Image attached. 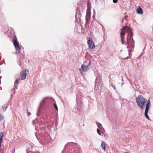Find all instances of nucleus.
Segmentation results:
<instances>
[{"label":"nucleus","instance_id":"f257e3e1","mask_svg":"<svg viewBox=\"0 0 153 153\" xmlns=\"http://www.w3.org/2000/svg\"><path fill=\"white\" fill-rule=\"evenodd\" d=\"M126 31H128V33L127 39V47L128 48H129V46L131 45L133 48L135 42L132 38L133 33L132 32L131 29L129 27L125 28L124 27L121 29L120 35L122 43L123 44H124V39L125 37V33Z\"/></svg>","mask_w":153,"mask_h":153},{"label":"nucleus","instance_id":"f03ea898","mask_svg":"<svg viewBox=\"0 0 153 153\" xmlns=\"http://www.w3.org/2000/svg\"><path fill=\"white\" fill-rule=\"evenodd\" d=\"M136 102L137 105L141 109L145 107L146 99L142 95H139L136 98Z\"/></svg>","mask_w":153,"mask_h":153},{"label":"nucleus","instance_id":"7ed1b4c3","mask_svg":"<svg viewBox=\"0 0 153 153\" xmlns=\"http://www.w3.org/2000/svg\"><path fill=\"white\" fill-rule=\"evenodd\" d=\"M88 8L90 7V6L89 5V2L88 3ZM91 16V11L90 8H88L87 10V13L85 16V20L86 21V23H87L90 19Z\"/></svg>","mask_w":153,"mask_h":153},{"label":"nucleus","instance_id":"20e7f679","mask_svg":"<svg viewBox=\"0 0 153 153\" xmlns=\"http://www.w3.org/2000/svg\"><path fill=\"white\" fill-rule=\"evenodd\" d=\"M150 104V102L149 100L146 105V108L145 110V115L146 118L148 120H150V118L148 115V113L149 111V106Z\"/></svg>","mask_w":153,"mask_h":153},{"label":"nucleus","instance_id":"39448f33","mask_svg":"<svg viewBox=\"0 0 153 153\" xmlns=\"http://www.w3.org/2000/svg\"><path fill=\"white\" fill-rule=\"evenodd\" d=\"M13 43L16 50L18 49L19 51L21 50V48L19 45V44L17 39H13Z\"/></svg>","mask_w":153,"mask_h":153},{"label":"nucleus","instance_id":"423d86ee","mask_svg":"<svg viewBox=\"0 0 153 153\" xmlns=\"http://www.w3.org/2000/svg\"><path fill=\"white\" fill-rule=\"evenodd\" d=\"M29 71L27 70H25L22 71V73L21 75V79L24 80L26 78V76L29 74Z\"/></svg>","mask_w":153,"mask_h":153},{"label":"nucleus","instance_id":"0eeeda50","mask_svg":"<svg viewBox=\"0 0 153 153\" xmlns=\"http://www.w3.org/2000/svg\"><path fill=\"white\" fill-rule=\"evenodd\" d=\"M89 69V67L88 65H85L83 64L82 65L81 68L79 69V71L80 72L87 71Z\"/></svg>","mask_w":153,"mask_h":153},{"label":"nucleus","instance_id":"6e6552de","mask_svg":"<svg viewBox=\"0 0 153 153\" xmlns=\"http://www.w3.org/2000/svg\"><path fill=\"white\" fill-rule=\"evenodd\" d=\"M88 43L89 48L92 49L95 47L94 42L89 39L88 40Z\"/></svg>","mask_w":153,"mask_h":153},{"label":"nucleus","instance_id":"1a4fd4ad","mask_svg":"<svg viewBox=\"0 0 153 153\" xmlns=\"http://www.w3.org/2000/svg\"><path fill=\"white\" fill-rule=\"evenodd\" d=\"M105 143L104 142H102L101 144V147L102 150H103L104 151H105L106 150L105 147Z\"/></svg>","mask_w":153,"mask_h":153},{"label":"nucleus","instance_id":"9d476101","mask_svg":"<svg viewBox=\"0 0 153 153\" xmlns=\"http://www.w3.org/2000/svg\"><path fill=\"white\" fill-rule=\"evenodd\" d=\"M8 104H5L4 105H2V108L3 109V110L4 111H5L6 110V109L8 107Z\"/></svg>","mask_w":153,"mask_h":153},{"label":"nucleus","instance_id":"9b49d317","mask_svg":"<svg viewBox=\"0 0 153 153\" xmlns=\"http://www.w3.org/2000/svg\"><path fill=\"white\" fill-rule=\"evenodd\" d=\"M137 11L138 14H142L143 13L142 9L141 8H137Z\"/></svg>","mask_w":153,"mask_h":153},{"label":"nucleus","instance_id":"f8f14e48","mask_svg":"<svg viewBox=\"0 0 153 153\" xmlns=\"http://www.w3.org/2000/svg\"><path fill=\"white\" fill-rule=\"evenodd\" d=\"M5 119L4 116L1 113H0V122L2 121Z\"/></svg>","mask_w":153,"mask_h":153},{"label":"nucleus","instance_id":"ddd939ff","mask_svg":"<svg viewBox=\"0 0 153 153\" xmlns=\"http://www.w3.org/2000/svg\"><path fill=\"white\" fill-rule=\"evenodd\" d=\"M3 137V134L2 132L0 133V144H1L2 140Z\"/></svg>","mask_w":153,"mask_h":153},{"label":"nucleus","instance_id":"4468645a","mask_svg":"<svg viewBox=\"0 0 153 153\" xmlns=\"http://www.w3.org/2000/svg\"><path fill=\"white\" fill-rule=\"evenodd\" d=\"M96 123L97 127H98L99 129L101 128H102L103 127L102 125L100 123H98V122H96Z\"/></svg>","mask_w":153,"mask_h":153},{"label":"nucleus","instance_id":"2eb2a0df","mask_svg":"<svg viewBox=\"0 0 153 153\" xmlns=\"http://www.w3.org/2000/svg\"><path fill=\"white\" fill-rule=\"evenodd\" d=\"M100 131H101V132L103 134L105 133V130L104 128L102 127L100 129Z\"/></svg>","mask_w":153,"mask_h":153},{"label":"nucleus","instance_id":"dca6fc26","mask_svg":"<svg viewBox=\"0 0 153 153\" xmlns=\"http://www.w3.org/2000/svg\"><path fill=\"white\" fill-rule=\"evenodd\" d=\"M97 132L99 135H101V133L100 132V130L99 128H97Z\"/></svg>","mask_w":153,"mask_h":153},{"label":"nucleus","instance_id":"f3484780","mask_svg":"<svg viewBox=\"0 0 153 153\" xmlns=\"http://www.w3.org/2000/svg\"><path fill=\"white\" fill-rule=\"evenodd\" d=\"M53 105H54V106L55 107V108L56 110L57 111H58V107H57V106L56 104V103H54Z\"/></svg>","mask_w":153,"mask_h":153},{"label":"nucleus","instance_id":"a211bd4d","mask_svg":"<svg viewBox=\"0 0 153 153\" xmlns=\"http://www.w3.org/2000/svg\"><path fill=\"white\" fill-rule=\"evenodd\" d=\"M19 79H16V81H15V82H14V85H16V84H17V83H18V81L19 80Z\"/></svg>","mask_w":153,"mask_h":153},{"label":"nucleus","instance_id":"6ab92c4d","mask_svg":"<svg viewBox=\"0 0 153 153\" xmlns=\"http://www.w3.org/2000/svg\"><path fill=\"white\" fill-rule=\"evenodd\" d=\"M113 2L114 3H116L117 2L118 0H113Z\"/></svg>","mask_w":153,"mask_h":153},{"label":"nucleus","instance_id":"aec40b11","mask_svg":"<svg viewBox=\"0 0 153 153\" xmlns=\"http://www.w3.org/2000/svg\"><path fill=\"white\" fill-rule=\"evenodd\" d=\"M127 16H125L123 18V20H122V21L123 22V20L124 19H126L127 18Z\"/></svg>","mask_w":153,"mask_h":153},{"label":"nucleus","instance_id":"412c9836","mask_svg":"<svg viewBox=\"0 0 153 153\" xmlns=\"http://www.w3.org/2000/svg\"><path fill=\"white\" fill-rule=\"evenodd\" d=\"M91 61H90L89 62V63L88 65H88V66H89L90 65H91Z\"/></svg>","mask_w":153,"mask_h":153},{"label":"nucleus","instance_id":"4be33fe9","mask_svg":"<svg viewBox=\"0 0 153 153\" xmlns=\"http://www.w3.org/2000/svg\"><path fill=\"white\" fill-rule=\"evenodd\" d=\"M11 91H12V92H13V93L14 94L15 93V91L14 90V88H13L12 90H11Z\"/></svg>","mask_w":153,"mask_h":153},{"label":"nucleus","instance_id":"5701e85b","mask_svg":"<svg viewBox=\"0 0 153 153\" xmlns=\"http://www.w3.org/2000/svg\"><path fill=\"white\" fill-rule=\"evenodd\" d=\"M31 114L30 112H28L27 113V115L28 116H29Z\"/></svg>","mask_w":153,"mask_h":153},{"label":"nucleus","instance_id":"b1692460","mask_svg":"<svg viewBox=\"0 0 153 153\" xmlns=\"http://www.w3.org/2000/svg\"><path fill=\"white\" fill-rule=\"evenodd\" d=\"M124 153H129L128 152H124Z\"/></svg>","mask_w":153,"mask_h":153},{"label":"nucleus","instance_id":"393cba45","mask_svg":"<svg viewBox=\"0 0 153 153\" xmlns=\"http://www.w3.org/2000/svg\"><path fill=\"white\" fill-rule=\"evenodd\" d=\"M13 97V95H12V94H11V97Z\"/></svg>","mask_w":153,"mask_h":153},{"label":"nucleus","instance_id":"a878e982","mask_svg":"<svg viewBox=\"0 0 153 153\" xmlns=\"http://www.w3.org/2000/svg\"><path fill=\"white\" fill-rule=\"evenodd\" d=\"M3 125L4 126V123H3Z\"/></svg>","mask_w":153,"mask_h":153}]
</instances>
